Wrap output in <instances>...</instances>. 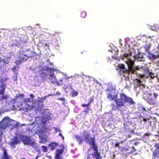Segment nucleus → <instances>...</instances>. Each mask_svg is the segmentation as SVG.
<instances>
[{
	"mask_svg": "<svg viewBox=\"0 0 159 159\" xmlns=\"http://www.w3.org/2000/svg\"><path fill=\"white\" fill-rule=\"evenodd\" d=\"M132 54L131 52L129 53H125L121 56V58L122 59H124V58L127 59V61L126 62L129 71L134 73H135L137 76L141 78L143 77L153 78V74L151 72H150L148 68L147 67L141 66L139 69L138 67V69L137 70H135L133 67L134 63L131 60L130 57Z\"/></svg>",
	"mask_w": 159,
	"mask_h": 159,
	"instance_id": "f257e3e1",
	"label": "nucleus"
},
{
	"mask_svg": "<svg viewBox=\"0 0 159 159\" xmlns=\"http://www.w3.org/2000/svg\"><path fill=\"white\" fill-rule=\"evenodd\" d=\"M117 94L113 95L111 93L107 94L108 99H109L111 101L113 100L115 101L116 105L112 103L110 105L112 109L113 110H115L117 109H119L120 110V108L122 107H125L126 103L130 105L135 104V102L132 98L127 96L123 93H120L119 98L117 99Z\"/></svg>",
	"mask_w": 159,
	"mask_h": 159,
	"instance_id": "f03ea898",
	"label": "nucleus"
},
{
	"mask_svg": "<svg viewBox=\"0 0 159 159\" xmlns=\"http://www.w3.org/2000/svg\"><path fill=\"white\" fill-rule=\"evenodd\" d=\"M11 126V129H16L20 126L19 122L11 119L8 116L5 117L0 122L1 129H6L8 127Z\"/></svg>",
	"mask_w": 159,
	"mask_h": 159,
	"instance_id": "7ed1b4c3",
	"label": "nucleus"
},
{
	"mask_svg": "<svg viewBox=\"0 0 159 159\" xmlns=\"http://www.w3.org/2000/svg\"><path fill=\"white\" fill-rule=\"evenodd\" d=\"M83 135L84 137V141L89 143L90 145L91 148L95 151V152L94 153V155L95 157L98 159L99 155L98 153L97 147L95 144L93 138H91L90 134L86 131V130L84 131Z\"/></svg>",
	"mask_w": 159,
	"mask_h": 159,
	"instance_id": "20e7f679",
	"label": "nucleus"
},
{
	"mask_svg": "<svg viewBox=\"0 0 159 159\" xmlns=\"http://www.w3.org/2000/svg\"><path fill=\"white\" fill-rule=\"evenodd\" d=\"M30 134L31 135L36 134L38 135L41 140L39 143H44L47 141V133L46 130H30Z\"/></svg>",
	"mask_w": 159,
	"mask_h": 159,
	"instance_id": "39448f33",
	"label": "nucleus"
},
{
	"mask_svg": "<svg viewBox=\"0 0 159 159\" xmlns=\"http://www.w3.org/2000/svg\"><path fill=\"white\" fill-rule=\"evenodd\" d=\"M20 139L22 140L25 145H30L34 148H37V144L35 143L30 136H27L19 134Z\"/></svg>",
	"mask_w": 159,
	"mask_h": 159,
	"instance_id": "423d86ee",
	"label": "nucleus"
},
{
	"mask_svg": "<svg viewBox=\"0 0 159 159\" xmlns=\"http://www.w3.org/2000/svg\"><path fill=\"white\" fill-rule=\"evenodd\" d=\"M7 78H0V94L2 95V96H0V100L2 101L7 99L8 97L7 95H4L5 90L6 88V84L4 83V82L7 80Z\"/></svg>",
	"mask_w": 159,
	"mask_h": 159,
	"instance_id": "0eeeda50",
	"label": "nucleus"
},
{
	"mask_svg": "<svg viewBox=\"0 0 159 159\" xmlns=\"http://www.w3.org/2000/svg\"><path fill=\"white\" fill-rule=\"evenodd\" d=\"M94 99L93 97H92L90 98L89 102L87 104L83 103L81 104V106L82 107H87V109H84V110L82 111V112H85L86 114H87L89 113V111H90L91 113H93V110L90 107H89V106L93 102Z\"/></svg>",
	"mask_w": 159,
	"mask_h": 159,
	"instance_id": "6e6552de",
	"label": "nucleus"
},
{
	"mask_svg": "<svg viewBox=\"0 0 159 159\" xmlns=\"http://www.w3.org/2000/svg\"><path fill=\"white\" fill-rule=\"evenodd\" d=\"M143 98L146 102L150 105H155L156 104V101L153 98L151 94L144 93Z\"/></svg>",
	"mask_w": 159,
	"mask_h": 159,
	"instance_id": "1a4fd4ad",
	"label": "nucleus"
},
{
	"mask_svg": "<svg viewBox=\"0 0 159 159\" xmlns=\"http://www.w3.org/2000/svg\"><path fill=\"white\" fill-rule=\"evenodd\" d=\"M19 53V54L18 56V60L16 61V63L18 64H20L28 59L25 53L23 52V50L20 51Z\"/></svg>",
	"mask_w": 159,
	"mask_h": 159,
	"instance_id": "9d476101",
	"label": "nucleus"
},
{
	"mask_svg": "<svg viewBox=\"0 0 159 159\" xmlns=\"http://www.w3.org/2000/svg\"><path fill=\"white\" fill-rule=\"evenodd\" d=\"M17 133L18 131H17L16 132V136L12 138L11 140V142L10 143V145L13 147V148H14L15 147L16 145L19 143L20 139L19 137L20 134H17Z\"/></svg>",
	"mask_w": 159,
	"mask_h": 159,
	"instance_id": "9b49d317",
	"label": "nucleus"
},
{
	"mask_svg": "<svg viewBox=\"0 0 159 159\" xmlns=\"http://www.w3.org/2000/svg\"><path fill=\"white\" fill-rule=\"evenodd\" d=\"M23 52L25 53L28 59L29 58H32L37 55L35 52L31 50L30 48H28L26 50L23 49Z\"/></svg>",
	"mask_w": 159,
	"mask_h": 159,
	"instance_id": "f8f14e48",
	"label": "nucleus"
},
{
	"mask_svg": "<svg viewBox=\"0 0 159 159\" xmlns=\"http://www.w3.org/2000/svg\"><path fill=\"white\" fill-rule=\"evenodd\" d=\"M154 147L155 149L153 152V158L158 159L159 158V145L155 144Z\"/></svg>",
	"mask_w": 159,
	"mask_h": 159,
	"instance_id": "ddd939ff",
	"label": "nucleus"
},
{
	"mask_svg": "<svg viewBox=\"0 0 159 159\" xmlns=\"http://www.w3.org/2000/svg\"><path fill=\"white\" fill-rule=\"evenodd\" d=\"M39 76L41 78L42 80H44L46 79L48 75L46 72L45 68L42 69L39 71Z\"/></svg>",
	"mask_w": 159,
	"mask_h": 159,
	"instance_id": "4468645a",
	"label": "nucleus"
},
{
	"mask_svg": "<svg viewBox=\"0 0 159 159\" xmlns=\"http://www.w3.org/2000/svg\"><path fill=\"white\" fill-rule=\"evenodd\" d=\"M64 150V148L63 145H62V148L61 149H57L56 151V154L55 157L56 159H62L61 155L62 153Z\"/></svg>",
	"mask_w": 159,
	"mask_h": 159,
	"instance_id": "2eb2a0df",
	"label": "nucleus"
},
{
	"mask_svg": "<svg viewBox=\"0 0 159 159\" xmlns=\"http://www.w3.org/2000/svg\"><path fill=\"white\" fill-rule=\"evenodd\" d=\"M45 70L46 71L48 75L52 77H53L55 79V76L54 74V70L52 68H49L48 67H46L45 68Z\"/></svg>",
	"mask_w": 159,
	"mask_h": 159,
	"instance_id": "dca6fc26",
	"label": "nucleus"
},
{
	"mask_svg": "<svg viewBox=\"0 0 159 159\" xmlns=\"http://www.w3.org/2000/svg\"><path fill=\"white\" fill-rule=\"evenodd\" d=\"M120 68H121L120 70V75L122 74V73L126 72L127 73L128 72V70L126 69L125 67V65L123 64H121L119 66Z\"/></svg>",
	"mask_w": 159,
	"mask_h": 159,
	"instance_id": "f3484780",
	"label": "nucleus"
},
{
	"mask_svg": "<svg viewBox=\"0 0 159 159\" xmlns=\"http://www.w3.org/2000/svg\"><path fill=\"white\" fill-rule=\"evenodd\" d=\"M151 46L152 45L150 43H146V44L143 46V47L146 52H149V49Z\"/></svg>",
	"mask_w": 159,
	"mask_h": 159,
	"instance_id": "a211bd4d",
	"label": "nucleus"
},
{
	"mask_svg": "<svg viewBox=\"0 0 159 159\" xmlns=\"http://www.w3.org/2000/svg\"><path fill=\"white\" fill-rule=\"evenodd\" d=\"M149 58L151 60H154L156 59L159 56L158 55H156L153 53H149L148 55Z\"/></svg>",
	"mask_w": 159,
	"mask_h": 159,
	"instance_id": "6ab92c4d",
	"label": "nucleus"
},
{
	"mask_svg": "<svg viewBox=\"0 0 159 159\" xmlns=\"http://www.w3.org/2000/svg\"><path fill=\"white\" fill-rule=\"evenodd\" d=\"M2 150H3V159H11L7 155V152L5 149L3 148Z\"/></svg>",
	"mask_w": 159,
	"mask_h": 159,
	"instance_id": "aec40b11",
	"label": "nucleus"
},
{
	"mask_svg": "<svg viewBox=\"0 0 159 159\" xmlns=\"http://www.w3.org/2000/svg\"><path fill=\"white\" fill-rule=\"evenodd\" d=\"M56 145H57L56 143H53L50 144H49V147L50 148L51 150H52L55 148Z\"/></svg>",
	"mask_w": 159,
	"mask_h": 159,
	"instance_id": "412c9836",
	"label": "nucleus"
},
{
	"mask_svg": "<svg viewBox=\"0 0 159 159\" xmlns=\"http://www.w3.org/2000/svg\"><path fill=\"white\" fill-rule=\"evenodd\" d=\"M128 70V72L127 73L126 72H124V73H122V75H122L124 77H125V78L126 79H128V77L129 75V70Z\"/></svg>",
	"mask_w": 159,
	"mask_h": 159,
	"instance_id": "4be33fe9",
	"label": "nucleus"
},
{
	"mask_svg": "<svg viewBox=\"0 0 159 159\" xmlns=\"http://www.w3.org/2000/svg\"><path fill=\"white\" fill-rule=\"evenodd\" d=\"M75 137L77 139V141L79 142V143L80 144L83 141V139H81L78 135L76 136Z\"/></svg>",
	"mask_w": 159,
	"mask_h": 159,
	"instance_id": "5701e85b",
	"label": "nucleus"
},
{
	"mask_svg": "<svg viewBox=\"0 0 159 159\" xmlns=\"http://www.w3.org/2000/svg\"><path fill=\"white\" fill-rule=\"evenodd\" d=\"M87 15L86 12L85 11H82L81 13V16L83 18L85 17Z\"/></svg>",
	"mask_w": 159,
	"mask_h": 159,
	"instance_id": "b1692460",
	"label": "nucleus"
},
{
	"mask_svg": "<svg viewBox=\"0 0 159 159\" xmlns=\"http://www.w3.org/2000/svg\"><path fill=\"white\" fill-rule=\"evenodd\" d=\"M78 94L77 92L75 91H73L72 92V97H75L77 96Z\"/></svg>",
	"mask_w": 159,
	"mask_h": 159,
	"instance_id": "393cba45",
	"label": "nucleus"
},
{
	"mask_svg": "<svg viewBox=\"0 0 159 159\" xmlns=\"http://www.w3.org/2000/svg\"><path fill=\"white\" fill-rule=\"evenodd\" d=\"M43 47L44 48H48L49 45L47 43H46L45 42L43 43Z\"/></svg>",
	"mask_w": 159,
	"mask_h": 159,
	"instance_id": "a878e982",
	"label": "nucleus"
},
{
	"mask_svg": "<svg viewBox=\"0 0 159 159\" xmlns=\"http://www.w3.org/2000/svg\"><path fill=\"white\" fill-rule=\"evenodd\" d=\"M12 79L14 81H17V75H14L12 77Z\"/></svg>",
	"mask_w": 159,
	"mask_h": 159,
	"instance_id": "bb28decb",
	"label": "nucleus"
},
{
	"mask_svg": "<svg viewBox=\"0 0 159 159\" xmlns=\"http://www.w3.org/2000/svg\"><path fill=\"white\" fill-rule=\"evenodd\" d=\"M42 148L43 152H46L47 151L48 148L46 146H42Z\"/></svg>",
	"mask_w": 159,
	"mask_h": 159,
	"instance_id": "cd10ccee",
	"label": "nucleus"
},
{
	"mask_svg": "<svg viewBox=\"0 0 159 159\" xmlns=\"http://www.w3.org/2000/svg\"><path fill=\"white\" fill-rule=\"evenodd\" d=\"M24 101L26 103H27L28 102H30V99L29 98H26L24 100Z\"/></svg>",
	"mask_w": 159,
	"mask_h": 159,
	"instance_id": "c85d7f7f",
	"label": "nucleus"
},
{
	"mask_svg": "<svg viewBox=\"0 0 159 159\" xmlns=\"http://www.w3.org/2000/svg\"><path fill=\"white\" fill-rule=\"evenodd\" d=\"M24 94L22 93V94H18V96H17V97L18 98H23L24 97Z\"/></svg>",
	"mask_w": 159,
	"mask_h": 159,
	"instance_id": "c756f323",
	"label": "nucleus"
},
{
	"mask_svg": "<svg viewBox=\"0 0 159 159\" xmlns=\"http://www.w3.org/2000/svg\"><path fill=\"white\" fill-rule=\"evenodd\" d=\"M153 95H154V98H153L155 100H156V99L157 98V97L158 96V95L156 93H153Z\"/></svg>",
	"mask_w": 159,
	"mask_h": 159,
	"instance_id": "7c9ffc66",
	"label": "nucleus"
},
{
	"mask_svg": "<svg viewBox=\"0 0 159 159\" xmlns=\"http://www.w3.org/2000/svg\"><path fill=\"white\" fill-rule=\"evenodd\" d=\"M30 98L32 99L34 97V95L32 94H30Z\"/></svg>",
	"mask_w": 159,
	"mask_h": 159,
	"instance_id": "2f4dec72",
	"label": "nucleus"
},
{
	"mask_svg": "<svg viewBox=\"0 0 159 159\" xmlns=\"http://www.w3.org/2000/svg\"><path fill=\"white\" fill-rule=\"evenodd\" d=\"M58 100H61L62 101H64L65 100L64 98H58Z\"/></svg>",
	"mask_w": 159,
	"mask_h": 159,
	"instance_id": "473e14b6",
	"label": "nucleus"
},
{
	"mask_svg": "<svg viewBox=\"0 0 159 159\" xmlns=\"http://www.w3.org/2000/svg\"><path fill=\"white\" fill-rule=\"evenodd\" d=\"M59 136H61V137L62 138V139H64V137H63V136H62V134L60 133L59 134Z\"/></svg>",
	"mask_w": 159,
	"mask_h": 159,
	"instance_id": "72a5a7b5",
	"label": "nucleus"
},
{
	"mask_svg": "<svg viewBox=\"0 0 159 159\" xmlns=\"http://www.w3.org/2000/svg\"><path fill=\"white\" fill-rule=\"evenodd\" d=\"M151 135V134H150V133H146L145 135H144V136H149L150 135Z\"/></svg>",
	"mask_w": 159,
	"mask_h": 159,
	"instance_id": "f704fd0d",
	"label": "nucleus"
},
{
	"mask_svg": "<svg viewBox=\"0 0 159 159\" xmlns=\"http://www.w3.org/2000/svg\"><path fill=\"white\" fill-rule=\"evenodd\" d=\"M13 52H10V54L11 55V57H11V56L12 55H13Z\"/></svg>",
	"mask_w": 159,
	"mask_h": 159,
	"instance_id": "c9c22d12",
	"label": "nucleus"
},
{
	"mask_svg": "<svg viewBox=\"0 0 159 159\" xmlns=\"http://www.w3.org/2000/svg\"><path fill=\"white\" fill-rule=\"evenodd\" d=\"M55 35V34H50V36H51H51H54Z\"/></svg>",
	"mask_w": 159,
	"mask_h": 159,
	"instance_id": "e433bc0d",
	"label": "nucleus"
},
{
	"mask_svg": "<svg viewBox=\"0 0 159 159\" xmlns=\"http://www.w3.org/2000/svg\"><path fill=\"white\" fill-rule=\"evenodd\" d=\"M116 53H117V54H116V55H115V58L116 57H117V55H118V52H116Z\"/></svg>",
	"mask_w": 159,
	"mask_h": 159,
	"instance_id": "4c0bfd02",
	"label": "nucleus"
},
{
	"mask_svg": "<svg viewBox=\"0 0 159 159\" xmlns=\"http://www.w3.org/2000/svg\"><path fill=\"white\" fill-rule=\"evenodd\" d=\"M157 49L159 51V44H158V45L157 47Z\"/></svg>",
	"mask_w": 159,
	"mask_h": 159,
	"instance_id": "58836bf2",
	"label": "nucleus"
},
{
	"mask_svg": "<svg viewBox=\"0 0 159 159\" xmlns=\"http://www.w3.org/2000/svg\"><path fill=\"white\" fill-rule=\"evenodd\" d=\"M39 157V156H37L36 157L35 159H38Z\"/></svg>",
	"mask_w": 159,
	"mask_h": 159,
	"instance_id": "ea45409f",
	"label": "nucleus"
},
{
	"mask_svg": "<svg viewBox=\"0 0 159 159\" xmlns=\"http://www.w3.org/2000/svg\"><path fill=\"white\" fill-rule=\"evenodd\" d=\"M11 101H12L13 102H14V100H13V99H11V100L10 101L11 102Z\"/></svg>",
	"mask_w": 159,
	"mask_h": 159,
	"instance_id": "a19ab883",
	"label": "nucleus"
},
{
	"mask_svg": "<svg viewBox=\"0 0 159 159\" xmlns=\"http://www.w3.org/2000/svg\"><path fill=\"white\" fill-rule=\"evenodd\" d=\"M58 130V131L59 132H60L61 131V130Z\"/></svg>",
	"mask_w": 159,
	"mask_h": 159,
	"instance_id": "79ce46f5",
	"label": "nucleus"
},
{
	"mask_svg": "<svg viewBox=\"0 0 159 159\" xmlns=\"http://www.w3.org/2000/svg\"><path fill=\"white\" fill-rule=\"evenodd\" d=\"M137 143L136 142V143H135V145H137Z\"/></svg>",
	"mask_w": 159,
	"mask_h": 159,
	"instance_id": "37998d69",
	"label": "nucleus"
},
{
	"mask_svg": "<svg viewBox=\"0 0 159 159\" xmlns=\"http://www.w3.org/2000/svg\"><path fill=\"white\" fill-rule=\"evenodd\" d=\"M57 94L59 95V94H60L61 93H57Z\"/></svg>",
	"mask_w": 159,
	"mask_h": 159,
	"instance_id": "c03bdc74",
	"label": "nucleus"
},
{
	"mask_svg": "<svg viewBox=\"0 0 159 159\" xmlns=\"http://www.w3.org/2000/svg\"><path fill=\"white\" fill-rule=\"evenodd\" d=\"M158 66H159V61H158Z\"/></svg>",
	"mask_w": 159,
	"mask_h": 159,
	"instance_id": "a18cd8bd",
	"label": "nucleus"
},
{
	"mask_svg": "<svg viewBox=\"0 0 159 159\" xmlns=\"http://www.w3.org/2000/svg\"><path fill=\"white\" fill-rule=\"evenodd\" d=\"M89 157H87V158H89Z\"/></svg>",
	"mask_w": 159,
	"mask_h": 159,
	"instance_id": "49530a36",
	"label": "nucleus"
},
{
	"mask_svg": "<svg viewBox=\"0 0 159 159\" xmlns=\"http://www.w3.org/2000/svg\"><path fill=\"white\" fill-rule=\"evenodd\" d=\"M21 159H25L24 158H22Z\"/></svg>",
	"mask_w": 159,
	"mask_h": 159,
	"instance_id": "de8ad7c7",
	"label": "nucleus"
},
{
	"mask_svg": "<svg viewBox=\"0 0 159 159\" xmlns=\"http://www.w3.org/2000/svg\"><path fill=\"white\" fill-rule=\"evenodd\" d=\"M81 53H82H82H83V52H81Z\"/></svg>",
	"mask_w": 159,
	"mask_h": 159,
	"instance_id": "09e8293b",
	"label": "nucleus"
}]
</instances>
